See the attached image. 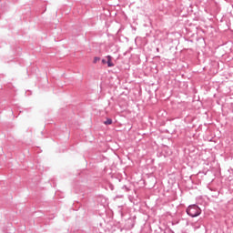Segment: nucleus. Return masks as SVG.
I'll use <instances>...</instances> for the list:
<instances>
[{
    "instance_id": "nucleus-1",
    "label": "nucleus",
    "mask_w": 233,
    "mask_h": 233,
    "mask_svg": "<svg viewBox=\"0 0 233 233\" xmlns=\"http://www.w3.org/2000/svg\"><path fill=\"white\" fill-rule=\"evenodd\" d=\"M118 214L122 221H125V228L130 230V228H134L136 225V217L130 218L128 214V209L125 206H118Z\"/></svg>"
},
{
    "instance_id": "nucleus-2",
    "label": "nucleus",
    "mask_w": 233,
    "mask_h": 233,
    "mask_svg": "<svg viewBox=\"0 0 233 233\" xmlns=\"http://www.w3.org/2000/svg\"><path fill=\"white\" fill-rule=\"evenodd\" d=\"M118 106L120 108H123V110L127 109V106H128V89L120 92L118 96Z\"/></svg>"
},
{
    "instance_id": "nucleus-3",
    "label": "nucleus",
    "mask_w": 233,
    "mask_h": 233,
    "mask_svg": "<svg viewBox=\"0 0 233 233\" xmlns=\"http://www.w3.org/2000/svg\"><path fill=\"white\" fill-rule=\"evenodd\" d=\"M186 212L190 218H198V216H201V208L197 204L189 205Z\"/></svg>"
},
{
    "instance_id": "nucleus-4",
    "label": "nucleus",
    "mask_w": 233,
    "mask_h": 233,
    "mask_svg": "<svg viewBox=\"0 0 233 233\" xmlns=\"http://www.w3.org/2000/svg\"><path fill=\"white\" fill-rule=\"evenodd\" d=\"M192 121H194L193 116H187L185 117V122L186 123H192Z\"/></svg>"
},
{
    "instance_id": "nucleus-5",
    "label": "nucleus",
    "mask_w": 233,
    "mask_h": 233,
    "mask_svg": "<svg viewBox=\"0 0 233 233\" xmlns=\"http://www.w3.org/2000/svg\"><path fill=\"white\" fill-rule=\"evenodd\" d=\"M106 65L107 66H114V63H112V59L110 58V56H108L107 60H106Z\"/></svg>"
},
{
    "instance_id": "nucleus-6",
    "label": "nucleus",
    "mask_w": 233,
    "mask_h": 233,
    "mask_svg": "<svg viewBox=\"0 0 233 233\" xmlns=\"http://www.w3.org/2000/svg\"><path fill=\"white\" fill-rule=\"evenodd\" d=\"M122 190H124L125 192H130V187L127 185H124L122 186Z\"/></svg>"
},
{
    "instance_id": "nucleus-7",
    "label": "nucleus",
    "mask_w": 233,
    "mask_h": 233,
    "mask_svg": "<svg viewBox=\"0 0 233 233\" xmlns=\"http://www.w3.org/2000/svg\"><path fill=\"white\" fill-rule=\"evenodd\" d=\"M104 125H112V119L107 118L106 121L104 122Z\"/></svg>"
},
{
    "instance_id": "nucleus-8",
    "label": "nucleus",
    "mask_w": 233,
    "mask_h": 233,
    "mask_svg": "<svg viewBox=\"0 0 233 233\" xmlns=\"http://www.w3.org/2000/svg\"><path fill=\"white\" fill-rule=\"evenodd\" d=\"M97 61H101V58L99 56H96L93 60V63L96 64Z\"/></svg>"
},
{
    "instance_id": "nucleus-9",
    "label": "nucleus",
    "mask_w": 233,
    "mask_h": 233,
    "mask_svg": "<svg viewBox=\"0 0 233 233\" xmlns=\"http://www.w3.org/2000/svg\"><path fill=\"white\" fill-rule=\"evenodd\" d=\"M212 198H219V191H217L215 195H212Z\"/></svg>"
},
{
    "instance_id": "nucleus-10",
    "label": "nucleus",
    "mask_w": 233,
    "mask_h": 233,
    "mask_svg": "<svg viewBox=\"0 0 233 233\" xmlns=\"http://www.w3.org/2000/svg\"><path fill=\"white\" fill-rule=\"evenodd\" d=\"M106 59H102L101 62H102V65H106Z\"/></svg>"
},
{
    "instance_id": "nucleus-11",
    "label": "nucleus",
    "mask_w": 233,
    "mask_h": 233,
    "mask_svg": "<svg viewBox=\"0 0 233 233\" xmlns=\"http://www.w3.org/2000/svg\"><path fill=\"white\" fill-rule=\"evenodd\" d=\"M165 233H175L174 232V230H172V229H168L167 232H165Z\"/></svg>"
},
{
    "instance_id": "nucleus-12",
    "label": "nucleus",
    "mask_w": 233,
    "mask_h": 233,
    "mask_svg": "<svg viewBox=\"0 0 233 233\" xmlns=\"http://www.w3.org/2000/svg\"><path fill=\"white\" fill-rule=\"evenodd\" d=\"M109 188H110L111 190H114V186H113L112 184H110V185H109Z\"/></svg>"
},
{
    "instance_id": "nucleus-13",
    "label": "nucleus",
    "mask_w": 233,
    "mask_h": 233,
    "mask_svg": "<svg viewBox=\"0 0 233 233\" xmlns=\"http://www.w3.org/2000/svg\"><path fill=\"white\" fill-rule=\"evenodd\" d=\"M162 156H163L162 153L157 154V157H161Z\"/></svg>"
},
{
    "instance_id": "nucleus-14",
    "label": "nucleus",
    "mask_w": 233,
    "mask_h": 233,
    "mask_svg": "<svg viewBox=\"0 0 233 233\" xmlns=\"http://www.w3.org/2000/svg\"><path fill=\"white\" fill-rule=\"evenodd\" d=\"M117 178H118V181H121V179H119V174L117 175Z\"/></svg>"
},
{
    "instance_id": "nucleus-15",
    "label": "nucleus",
    "mask_w": 233,
    "mask_h": 233,
    "mask_svg": "<svg viewBox=\"0 0 233 233\" xmlns=\"http://www.w3.org/2000/svg\"><path fill=\"white\" fill-rule=\"evenodd\" d=\"M157 52H159V48H157Z\"/></svg>"
}]
</instances>
